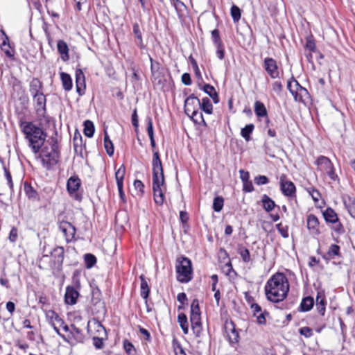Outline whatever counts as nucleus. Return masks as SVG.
I'll return each instance as SVG.
<instances>
[{"instance_id": "obj_17", "label": "nucleus", "mask_w": 355, "mask_h": 355, "mask_svg": "<svg viewBox=\"0 0 355 355\" xmlns=\"http://www.w3.org/2000/svg\"><path fill=\"white\" fill-rule=\"evenodd\" d=\"M78 295V292L73 287L68 286L64 295L66 303L71 305L76 304Z\"/></svg>"}, {"instance_id": "obj_19", "label": "nucleus", "mask_w": 355, "mask_h": 355, "mask_svg": "<svg viewBox=\"0 0 355 355\" xmlns=\"http://www.w3.org/2000/svg\"><path fill=\"white\" fill-rule=\"evenodd\" d=\"M42 83L37 78H33L29 85V91L32 96L37 95L42 92Z\"/></svg>"}, {"instance_id": "obj_22", "label": "nucleus", "mask_w": 355, "mask_h": 355, "mask_svg": "<svg viewBox=\"0 0 355 355\" xmlns=\"http://www.w3.org/2000/svg\"><path fill=\"white\" fill-rule=\"evenodd\" d=\"M33 97L34 98V101L36 103L37 111L39 112L42 110H44L46 106V97L43 92L34 95Z\"/></svg>"}, {"instance_id": "obj_1", "label": "nucleus", "mask_w": 355, "mask_h": 355, "mask_svg": "<svg viewBox=\"0 0 355 355\" xmlns=\"http://www.w3.org/2000/svg\"><path fill=\"white\" fill-rule=\"evenodd\" d=\"M289 284L283 273H276L266 282L265 293L267 299L272 302H279L287 296Z\"/></svg>"}, {"instance_id": "obj_61", "label": "nucleus", "mask_w": 355, "mask_h": 355, "mask_svg": "<svg viewBox=\"0 0 355 355\" xmlns=\"http://www.w3.org/2000/svg\"><path fill=\"white\" fill-rule=\"evenodd\" d=\"M134 187L135 188L138 190L139 192H141V193H144V184L142 183L141 181L139 180H136L135 182H134Z\"/></svg>"}, {"instance_id": "obj_6", "label": "nucleus", "mask_w": 355, "mask_h": 355, "mask_svg": "<svg viewBox=\"0 0 355 355\" xmlns=\"http://www.w3.org/2000/svg\"><path fill=\"white\" fill-rule=\"evenodd\" d=\"M190 322L193 334L200 336L202 330L198 300L195 299L191 304Z\"/></svg>"}, {"instance_id": "obj_44", "label": "nucleus", "mask_w": 355, "mask_h": 355, "mask_svg": "<svg viewBox=\"0 0 355 355\" xmlns=\"http://www.w3.org/2000/svg\"><path fill=\"white\" fill-rule=\"evenodd\" d=\"M231 15L234 22L239 21L241 17L240 9L236 6H232L231 8Z\"/></svg>"}, {"instance_id": "obj_60", "label": "nucleus", "mask_w": 355, "mask_h": 355, "mask_svg": "<svg viewBox=\"0 0 355 355\" xmlns=\"http://www.w3.org/2000/svg\"><path fill=\"white\" fill-rule=\"evenodd\" d=\"M182 81L186 85H190L191 84V80L190 75L187 73H184L182 76Z\"/></svg>"}, {"instance_id": "obj_24", "label": "nucleus", "mask_w": 355, "mask_h": 355, "mask_svg": "<svg viewBox=\"0 0 355 355\" xmlns=\"http://www.w3.org/2000/svg\"><path fill=\"white\" fill-rule=\"evenodd\" d=\"M203 91L207 94L213 100L214 103H218L219 101L218 95L216 92L215 88L209 84H206L203 87Z\"/></svg>"}, {"instance_id": "obj_27", "label": "nucleus", "mask_w": 355, "mask_h": 355, "mask_svg": "<svg viewBox=\"0 0 355 355\" xmlns=\"http://www.w3.org/2000/svg\"><path fill=\"white\" fill-rule=\"evenodd\" d=\"M345 205L352 217L355 218V198L348 197L344 200Z\"/></svg>"}, {"instance_id": "obj_15", "label": "nucleus", "mask_w": 355, "mask_h": 355, "mask_svg": "<svg viewBox=\"0 0 355 355\" xmlns=\"http://www.w3.org/2000/svg\"><path fill=\"white\" fill-rule=\"evenodd\" d=\"M80 187V180L77 176L71 177L67 183V191L71 196H76V191Z\"/></svg>"}, {"instance_id": "obj_54", "label": "nucleus", "mask_w": 355, "mask_h": 355, "mask_svg": "<svg viewBox=\"0 0 355 355\" xmlns=\"http://www.w3.org/2000/svg\"><path fill=\"white\" fill-rule=\"evenodd\" d=\"M173 347L175 355H187L180 343H174Z\"/></svg>"}, {"instance_id": "obj_49", "label": "nucleus", "mask_w": 355, "mask_h": 355, "mask_svg": "<svg viewBox=\"0 0 355 355\" xmlns=\"http://www.w3.org/2000/svg\"><path fill=\"white\" fill-rule=\"evenodd\" d=\"M25 193L29 198H35L37 196L36 191L31 186H25Z\"/></svg>"}, {"instance_id": "obj_9", "label": "nucleus", "mask_w": 355, "mask_h": 355, "mask_svg": "<svg viewBox=\"0 0 355 355\" xmlns=\"http://www.w3.org/2000/svg\"><path fill=\"white\" fill-rule=\"evenodd\" d=\"M287 87L295 101L304 102L305 98L309 96L308 91L304 87H302L299 83L294 79L288 82Z\"/></svg>"}, {"instance_id": "obj_41", "label": "nucleus", "mask_w": 355, "mask_h": 355, "mask_svg": "<svg viewBox=\"0 0 355 355\" xmlns=\"http://www.w3.org/2000/svg\"><path fill=\"white\" fill-rule=\"evenodd\" d=\"M223 202H224V200L222 197H219V196L216 197L214 199V202H213V209H214V211L219 212L223 209Z\"/></svg>"}, {"instance_id": "obj_13", "label": "nucleus", "mask_w": 355, "mask_h": 355, "mask_svg": "<svg viewBox=\"0 0 355 355\" xmlns=\"http://www.w3.org/2000/svg\"><path fill=\"white\" fill-rule=\"evenodd\" d=\"M59 229L63 233L67 241H71L76 234L74 226L67 221H62L60 223Z\"/></svg>"}, {"instance_id": "obj_18", "label": "nucleus", "mask_w": 355, "mask_h": 355, "mask_svg": "<svg viewBox=\"0 0 355 355\" xmlns=\"http://www.w3.org/2000/svg\"><path fill=\"white\" fill-rule=\"evenodd\" d=\"M306 223L310 233L313 234H318L319 221L315 216L313 214L309 215L306 219Z\"/></svg>"}, {"instance_id": "obj_62", "label": "nucleus", "mask_w": 355, "mask_h": 355, "mask_svg": "<svg viewBox=\"0 0 355 355\" xmlns=\"http://www.w3.org/2000/svg\"><path fill=\"white\" fill-rule=\"evenodd\" d=\"M133 31H134V33L135 34L137 38L139 39L141 42L142 41L141 33L139 31L138 24L134 25Z\"/></svg>"}, {"instance_id": "obj_34", "label": "nucleus", "mask_w": 355, "mask_h": 355, "mask_svg": "<svg viewBox=\"0 0 355 355\" xmlns=\"http://www.w3.org/2000/svg\"><path fill=\"white\" fill-rule=\"evenodd\" d=\"M125 173V168L121 165L115 172V178L117 185L123 184V178Z\"/></svg>"}, {"instance_id": "obj_12", "label": "nucleus", "mask_w": 355, "mask_h": 355, "mask_svg": "<svg viewBox=\"0 0 355 355\" xmlns=\"http://www.w3.org/2000/svg\"><path fill=\"white\" fill-rule=\"evenodd\" d=\"M225 331L231 343H236L239 339V333L235 329V325L232 321H226L225 323Z\"/></svg>"}, {"instance_id": "obj_55", "label": "nucleus", "mask_w": 355, "mask_h": 355, "mask_svg": "<svg viewBox=\"0 0 355 355\" xmlns=\"http://www.w3.org/2000/svg\"><path fill=\"white\" fill-rule=\"evenodd\" d=\"M306 48L313 52L315 49V44L311 38H307L306 42Z\"/></svg>"}, {"instance_id": "obj_31", "label": "nucleus", "mask_w": 355, "mask_h": 355, "mask_svg": "<svg viewBox=\"0 0 355 355\" xmlns=\"http://www.w3.org/2000/svg\"><path fill=\"white\" fill-rule=\"evenodd\" d=\"M200 109L208 114H211L212 113V105L208 98H203L202 99V101H200Z\"/></svg>"}, {"instance_id": "obj_16", "label": "nucleus", "mask_w": 355, "mask_h": 355, "mask_svg": "<svg viewBox=\"0 0 355 355\" xmlns=\"http://www.w3.org/2000/svg\"><path fill=\"white\" fill-rule=\"evenodd\" d=\"M76 86L77 92L81 95L85 88V80L84 73L80 69L76 71Z\"/></svg>"}, {"instance_id": "obj_25", "label": "nucleus", "mask_w": 355, "mask_h": 355, "mask_svg": "<svg viewBox=\"0 0 355 355\" xmlns=\"http://www.w3.org/2000/svg\"><path fill=\"white\" fill-rule=\"evenodd\" d=\"M261 202L266 211H272L275 207V202L266 194L262 196Z\"/></svg>"}, {"instance_id": "obj_2", "label": "nucleus", "mask_w": 355, "mask_h": 355, "mask_svg": "<svg viewBox=\"0 0 355 355\" xmlns=\"http://www.w3.org/2000/svg\"><path fill=\"white\" fill-rule=\"evenodd\" d=\"M153 190L155 202L162 205L164 201V177L162 162L158 151H153Z\"/></svg>"}, {"instance_id": "obj_43", "label": "nucleus", "mask_w": 355, "mask_h": 355, "mask_svg": "<svg viewBox=\"0 0 355 355\" xmlns=\"http://www.w3.org/2000/svg\"><path fill=\"white\" fill-rule=\"evenodd\" d=\"M276 227L278 232L282 236V237H288V227L287 225H283L282 223H279L276 225Z\"/></svg>"}, {"instance_id": "obj_52", "label": "nucleus", "mask_w": 355, "mask_h": 355, "mask_svg": "<svg viewBox=\"0 0 355 355\" xmlns=\"http://www.w3.org/2000/svg\"><path fill=\"white\" fill-rule=\"evenodd\" d=\"M18 236V231L16 227H12L9 234V240L10 242L14 243L17 241Z\"/></svg>"}, {"instance_id": "obj_64", "label": "nucleus", "mask_w": 355, "mask_h": 355, "mask_svg": "<svg viewBox=\"0 0 355 355\" xmlns=\"http://www.w3.org/2000/svg\"><path fill=\"white\" fill-rule=\"evenodd\" d=\"M15 304L12 302H8L6 304L7 310L12 314L15 311Z\"/></svg>"}, {"instance_id": "obj_30", "label": "nucleus", "mask_w": 355, "mask_h": 355, "mask_svg": "<svg viewBox=\"0 0 355 355\" xmlns=\"http://www.w3.org/2000/svg\"><path fill=\"white\" fill-rule=\"evenodd\" d=\"M325 220L327 222L334 223L338 220V216L336 212L331 208H328L323 214Z\"/></svg>"}, {"instance_id": "obj_29", "label": "nucleus", "mask_w": 355, "mask_h": 355, "mask_svg": "<svg viewBox=\"0 0 355 355\" xmlns=\"http://www.w3.org/2000/svg\"><path fill=\"white\" fill-rule=\"evenodd\" d=\"M178 322L180 324L181 329L185 334L189 332V323L187 321V315L184 313H180L178 317Z\"/></svg>"}, {"instance_id": "obj_33", "label": "nucleus", "mask_w": 355, "mask_h": 355, "mask_svg": "<svg viewBox=\"0 0 355 355\" xmlns=\"http://www.w3.org/2000/svg\"><path fill=\"white\" fill-rule=\"evenodd\" d=\"M94 125L93 122L87 120L84 122V134L88 137H92L94 133Z\"/></svg>"}, {"instance_id": "obj_21", "label": "nucleus", "mask_w": 355, "mask_h": 355, "mask_svg": "<svg viewBox=\"0 0 355 355\" xmlns=\"http://www.w3.org/2000/svg\"><path fill=\"white\" fill-rule=\"evenodd\" d=\"M51 255L54 258V261L58 265H61L64 259V248L62 247L54 248L51 252Z\"/></svg>"}, {"instance_id": "obj_20", "label": "nucleus", "mask_w": 355, "mask_h": 355, "mask_svg": "<svg viewBox=\"0 0 355 355\" xmlns=\"http://www.w3.org/2000/svg\"><path fill=\"white\" fill-rule=\"evenodd\" d=\"M58 51L61 55V58L64 61L69 60V49L67 43L63 40L58 42Z\"/></svg>"}, {"instance_id": "obj_42", "label": "nucleus", "mask_w": 355, "mask_h": 355, "mask_svg": "<svg viewBox=\"0 0 355 355\" xmlns=\"http://www.w3.org/2000/svg\"><path fill=\"white\" fill-rule=\"evenodd\" d=\"M196 123H205L201 112L199 110L189 116Z\"/></svg>"}, {"instance_id": "obj_48", "label": "nucleus", "mask_w": 355, "mask_h": 355, "mask_svg": "<svg viewBox=\"0 0 355 355\" xmlns=\"http://www.w3.org/2000/svg\"><path fill=\"white\" fill-rule=\"evenodd\" d=\"M211 38L215 45H219L222 44L219 35V32L217 29H214V31H211Z\"/></svg>"}, {"instance_id": "obj_53", "label": "nucleus", "mask_w": 355, "mask_h": 355, "mask_svg": "<svg viewBox=\"0 0 355 355\" xmlns=\"http://www.w3.org/2000/svg\"><path fill=\"white\" fill-rule=\"evenodd\" d=\"M146 123H147V132L148 137H153L154 136V132H153V122L152 119L148 117L146 119Z\"/></svg>"}, {"instance_id": "obj_32", "label": "nucleus", "mask_w": 355, "mask_h": 355, "mask_svg": "<svg viewBox=\"0 0 355 355\" xmlns=\"http://www.w3.org/2000/svg\"><path fill=\"white\" fill-rule=\"evenodd\" d=\"M140 279H141V286H140L141 296L144 299H146L148 297V294L150 292L148 284L147 282L146 281V279H144L143 275L140 276Z\"/></svg>"}, {"instance_id": "obj_36", "label": "nucleus", "mask_w": 355, "mask_h": 355, "mask_svg": "<svg viewBox=\"0 0 355 355\" xmlns=\"http://www.w3.org/2000/svg\"><path fill=\"white\" fill-rule=\"evenodd\" d=\"M316 309L322 315H324L325 313V303L324 299L319 295H317L316 297Z\"/></svg>"}, {"instance_id": "obj_63", "label": "nucleus", "mask_w": 355, "mask_h": 355, "mask_svg": "<svg viewBox=\"0 0 355 355\" xmlns=\"http://www.w3.org/2000/svg\"><path fill=\"white\" fill-rule=\"evenodd\" d=\"M139 332L144 336L145 340H150V333L144 328H140Z\"/></svg>"}, {"instance_id": "obj_47", "label": "nucleus", "mask_w": 355, "mask_h": 355, "mask_svg": "<svg viewBox=\"0 0 355 355\" xmlns=\"http://www.w3.org/2000/svg\"><path fill=\"white\" fill-rule=\"evenodd\" d=\"M150 69H151V73H152V75L153 76H155L156 73L159 71V68H160V64L159 62H155L152 58H150Z\"/></svg>"}, {"instance_id": "obj_8", "label": "nucleus", "mask_w": 355, "mask_h": 355, "mask_svg": "<svg viewBox=\"0 0 355 355\" xmlns=\"http://www.w3.org/2000/svg\"><path fill=\"white\" fill-rule=\"evenodd\" d=\"M319 171L324 172L333 181H338V177L335 173L334 166L331 160L324 156H320L315 160Z\"/></svg>"}, {"instance_id": "obj_40", "label": "nucleus", "mask_w": 355, "mask_h": 355, "mask_svg": "<svg viewBox=\"0 0 355 355\" xmlns=\"http://www.w3.org/2000/svg\"><path fill=\"white\" fill-rule=\"evenodd\" d=\"M340 247L336 244L331 245L327 252V256L329 259H333L339 255Z\"/></svg>"}, {"instance_id": "obj_58", "label": "nucleus", "mask_w": 355, "mask_h": 355, "mask_svg": "<svg viewBox=\"0 0 355 355\" xmlns=\"http://www.w3.org/2000/svg\"><path fill=\"white\" fill-rule=\"evenodd\" d=\"M249 177L248 172L245 171V192H250L253 191L254 187L251 182L247 181V179Z\"/></svg>"}, {"instance_id": "obj_28", "label": "nucleus", "mask_w": 355, "mask_h": 355, "mask_svg": "<svg viewBox=\"0 0 355 355\" xmlns=\"http://www.w3.org/2000/svg\"><path fill=\"white\" fill-rule=\"evenodd\" d=\"M314 304L313 298L311 297H304L300 304V308L302 311H310Z\"/></svg>"}, {"instance_id": "obj_14", "label": "nucleus", "mask_w": 355, "mask_h": 355, "mask_svg": "<svg viewBox=\"0 0 355 355\" xmlns=\"http://www.w3.org/2000/svg\"><path fill=\"white\" fill-rule=\"evenodd\" d=\"M264 69L272 78H276L279 76V71L276 61L270 58H267L264 60Z\"/></svg>"}, {"instance_id": "obj_50", "label": "nucleus", "mask_w": 355, "mask_h": 355, "mask_svg": "<svg viewBox=\"0 0 355 355\" xmlns=\"http://www.w3.org/2000/svg\"><path fill=\"white\" fill-rule=\"evenodd\" d=\"M300 333L301 335L305 336L306 338H310L313 336L312 329L308 327L300 328Z\"/></svg>"}, {"instance_id": "obj_46", "label": "nucleus", "mask_w": 355, "mask_h": 355, "mask_svg": "<svg viewBox=\"0 0 355 355\" xmlns=\"http://www.w3.org/2000/svg\"><path fill=\"white\" fill-rule=\"evenodd\" d=\"M254 181L257 185H263L269 182L268 178L265 175L256 176Z\"/></svg>"}, {"instance_id": "obj_37", "label": "nucleus", "mask_w": 355, "mask_h": 355, "mask_svg": "<svg viewBox=\"0 0 355 355\" xmlns=\"http://www.w3.org/2000/svg\"><path fill=\"white\" fill-rule=\"evenodd\" d=\"M171 3L180 15H183L187 10V6L184 3V1H171Z\"/></svg>"}, {"instance_id": "obj_7", "label": "nucleus", "mask_w": 355, "mask_h": 355, "mask_svg": "<svg viewBox=\"0 0 355 355\" xmlns=\"http://www.w3.org/2000/svg\"><path fill=\"white\" fill-rule=\"evenodd\" d=\"M245 301L250 305L251 313L256 318V322L259 325L266 324L268 313L266 310H263L260 305L254 302L252 298L248 296L247 293H245Z\"/></svg>"}, {"instance_id": "obj_39", "label": "nucleus", "mask_w": 355, "mask_h": 355, "mask_svg": "<svg viewBox=\"0 0 355 355\" xmlns=\"http://www.w3.org/2000/svg\"><path fill=\"white\" fill-rule=\"evenodd\" d=\"M47 317L51 320V323L52 322H57L60 325L63 324V320L59 317V315L53 311H48L46 314Z\"/></svg>"}, {"instance_id": "obj_3", "label": "nucleus", "mask_w": 355, "mask_h": 355, "mask_svg": "<svg viewBox=\"0 0 355 355\" xmlns=\"http://www.w3.org/2000/svg\"><path fill=\"white\" fill-rule=\"evenodd\" d=\"M20 127L33 152L35 154L38 153L46 139V135L42 129L33 123L28 121L21 122Z\"/></svg>"}, {"instance_id": "obj_26", "label": "nucleus", "mask_w": 355, "mask_h": 355, "mask_svg": "<svg viewBox=\"0 0 355 355\" xmlns=\"http://www.w3.org/2000/svg\"><path fill=\"white\" fill-rule=\"evenodd\" d=\"M254 112L258 117L267 116V110L264 104L260 101H256L254 103Z\"/></svg>"}, {"instance_id": "obj_5", "label": "nucleus", "mask_w": 355, "mask_h": 355, "mask_svg": "<svg viewBox=\"0 0 355 355\" xmlns=\"http://www.w3.org/2000/svg\"><path fill=\"white\" fill-rule=\"evenodd\" d=\"M40 157L44 167L49 169L58 162L59 153L55 144L45 146L41 150Z\"/></svg>"}, {"instance_id": "obj_45", "label": "nucleus", "mask_w": 355, "mask_h": 355, "mask_svg": "<svg viewBox=\"0 0 355 355\" xmlns=\"http://www.w3.org/2000/svg\"><path fill=\"white\" fill-rule=\"evenodd\" d=\"M123 348L125 352L129 355H133L135 352V349L133 345L128 340H125L123 342Z\"/></svg>"}, {"instance_id": "obj_57", "label": "nucleus", "mask_w": 355, "mask_h": 355, "mask_svg": "<svg viewBox=\"0 0 355 355\" xmlns=\"http://www.w3.org/2000/svg\"><path fill=\"white\" fill-rule=\"evenodd\" d=\"M215 46L216 47V55H217V57L220 60L223 59V58H224V49H223L222 44H220L219 45L218 44V45H215Z\"/></svg>"}, {"instance_id": "obj_38", "label": "nucleus", "mask_w": 355, "mask_h": 355, "mask_svg": "<svg viewBox=\"0 0 355 355\" xmlns=\"http://www.w3.org/2000/svg\"><path fill=\"white\" fill-rule=\"evenodd\" d=\"M84 259L87 268H92L96 263V258L92 254H86L84 257Z\"/></svg>"}, {"instance_id": "obj_59", "label": "nucleus", "mask_w": 355, "mask_h": 355, "mask_svg": "<svg viewBox=\"0 0 355 355\" xmlns=\"http://www.w3.org/2000/svg\"><path fill=\"white\" fill-rule=\"evenodd\" d=\"M94 345L96 349H101L103 347V338H99L98 337H94Z\"/></svg>"}, {"instance_id": "obj_56", "label": "nucleus", "mask_w": 355, "mask_h": 355, "mask_svg": "<svg viewBox=\"0 0 355 355\" xmlns=\"http://www.w3.org/2000/svg\"><path fill=\"white\" fill-rule=\"evenodd\" d=\"M272 88L275 93L279 94L281 91L282 90V85L280 82L275 81L272 83Z\"/></svg>"}, {"instance_id": "obj_4", "label": "nucleus", "mask_w": 355, "mask_h": 355, "mask_svg": "<svg viewBox=\"0 0 355 355\" xmlns=\"http://www.w3.org/2000/svg\"><path fill=\"white\" fill-rule=\"evenodd\" d=\"M177 279L181 283H187L192 279L191 261L185 257H178L176 260Z\"/></svg>"}, {"instance_id": "obj_23", "label": "nucleus", "mask_w": 355, "mask_h": 355, "mask_svg": "<svg viewBox=\"0 0 355 355\" xmlns=\"http://www.w3.org/2000/svg\"><path fill=\"white\" fill-rule=\"evenodd\" d=\"M60 78L64 90L70 91L73 86L71 76L67 73L62 72L60 73Z\"/></svg>"}, {"instance_id": "obj_11", "label": "nucleus", "mask_w": 355, "mask_h": 355, "mask_svg": "<svg viewBox=\"0 0 355 355\" xmlns=\"http://www.w3.org/2000/svg\"><path fill=\"white\" fill-rule=\"evenodd\" d=\"M200 100L193 95L189 96L184 101L185 113L188 116H190L191 114H193L198 110L200 109Z\"/></svg>"}, {"instance_id": "obj_10", "label": "nucleus", "mask_w": 355, "mask_h": 355, "mask_svg": "<svg viewBox=\"0 0 355 355\" xmlns=\"http://www.w3.org/2000/svg\"><path fill=\"white\" fill-rule=\"evenodd\" d=\"M280 190L284 196L293 198L295 197L296 188L293 182H291L287 176L282 174L279 177Z\"/></svg>"}, {"instance_id": "obj_51", "label": "nucleus", "mask_w": 355, "mask_h": 355, "mask_svg": "<svg viewBox=\"0 0 355 355\" xmlns=\"http://www.w3.org/2000/svg\"><path fill=\"white\" fill-rule=\"evenodd\" d=\"M3 169H4L5 177L7 180L8 185L10 189H12L13 184H12L11 174H10V171L6 168V166H3Z\"/></svg>"}, {"instance_id": "obj_35", "label": "nucleus", "mask_w": 355, "mask_h": 355, "mask_svg": "<svg viewBox=\"0 0 355 355\" xmlns=\"http://www.w3.org/2000/svg\"><path fill=\"white\" fill-rule=\"evenodd\" d=\"M104 146L107 153L110 156H112L114 153V146L106 132H105L104 136Z\"/></svg>"}]
</instances>
